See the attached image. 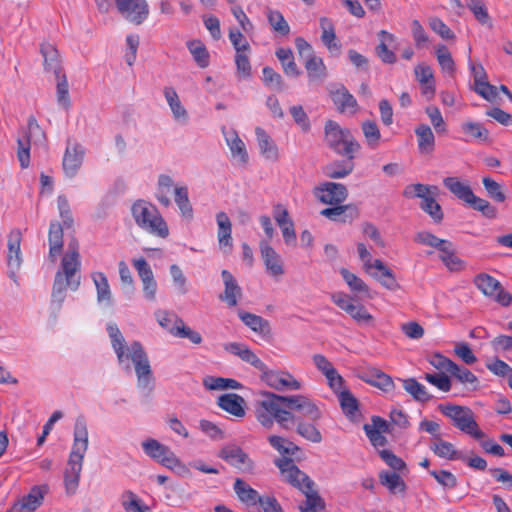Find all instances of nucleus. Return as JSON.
Here are the masks:
<instances>
[{
	"label": "nucleus",
	"mask_w": 512,
	"mask_h": 512,
	"mask_svg": "<svg viewBox=\"0 0 512 512\" xmlns=\"http://www.w3.org/2000/svg\"><path fill=\"white\" fill-rule=\"evenodd\" d=\"M309 421L310 422L305 421L303 416H301L295 425L296 432L307 441L320 443L322 441V434L317 428L316 422L312 420Z\"/></svg>",
	"instance_id": "obj_37"
},
{
	"label": "nucleus",
	"mask_w": 512,
	"mask_h": 512,
	"mask_svg": "<svg viewBox=\"0 0 512 512\" xmlns=\"http://www.w3.org/2000/svg\"><path fill=\"white\" fill-rule=\"evenodd\" d=\"M462 131L479 142L489 141V131L481 123L466 122L462 124Z\"/></svg>",
	"instance_id": "obj_52"
},
{
	"label": "nucleus",
	"mask_w": 512,
	"mask_h": 512,
	"mask_svg": "<svg viewBox=\"0 0 512 512\" xmlns=\"http://www.w3.org/2000/svg\"><path fill=\"white\" fill-rule=\"evenodd\" d=\"M80 272L68 274L65 268H60L54 278L51 294V306L55 312H59L66 297V290L70 288L76 291L80 286Z\"/></svg>",
	"instance_id": "obj_8"
},
{
	"label": "nucleus",
	"mask_w": 512,
	"mask_h": 512,
	"mask_svg": "<svg viewBox=\"0 0 512 512\" xmlns=\"http://www.w3.org/2000/svg\"><path fill=\"white\" fill-rule=\"evenodd\" d=\"M163 94L172 111L174 119L182 123H187L189 118L188 112L182 105L175 89L173 87L166 86L163 89Z\"/></svg>",
	"instance_id": "obj_27"
},
{
	"label": "nucleus",
	"mask_w": 512,
	"mask_h": 512,
	"mask_svg": "<svg viewBox=\"0 0 512 512\" xmlns=\"http://www.w3.org/2000/svg\"><path fill=\"white\" fill-rule=\"evenodd\" d=\"M315 197L323 204L338 205L348 197V190L344 184L325 182L314 188Z\"/></svg>",
	"instance_id": "obj_13"
},
{
	"label": "nucleus",
	"mask_w": 512,
	"mask_h": 512,
	"mask_svg": "<svg viewBox=\"0 0 512 512\" xmlns=\"http://www.w3.org/2000/svg\"><path fill=\"white\" fill-rule=\"evenodd\" d=\"M436 57L441 69L444 72L453 75L455 72V62L449 49L445 45H438L436 48Z\"/></svg>",
	"instance_id": "obj_55"
},
{
	"label": "nucleus",
	"mask_w": 512,
	"mask_h": 512,
	"mask_svg": "<svg viewBox=\"0 0 512 512\" xmlns=\"http://www.w3.org/2000/svg\"><path fill=\"white\" fill-rule=\"evenodd\" d=\"M474 210L481 212L487 218H495L497 210L487 200L477 197L475 194L470 200L469 204Z\"/></svg>",
	"instance_id": "obj_63"
},
{
	"label": "nucleus",
	"mask_w": 512,
	"mask_h": 512,
	"mask_svg": "<svg viewBox=\"0 0 512 512\" xmlns=\"http://www.w3.org/2000/svg\"><path fill=\"white\" fill-rule=\"evenodd\" d=\"M49 258L55 263L63 249V226L58 222H52L49 227Z\"/></svg>",
	"instance_id": "obj_28"
},
{
	"label": "nucleus",
	"mask_w": 512,
	"mask_h": 512,
	"mask_svg": "<svg viewBox=\"0 0 512 512\" xmlns=\"http://www.w3.org/2000/svg\"><path fill=\"white\" fill-rule=\"evenodd\" d=\"M339 402L343 413L349 418L354 419L359 411L358 400L349 390L340 391L338 394Z\"/></svg>",
	"instance_id": "obj_45"
},
{
	"label": "nucleus",
	"mask_w": 512,
	"mask_h": 512,
	"mask_svg": "<svg viewBox=\"0 0 512 512\" xmlns=\"http://www.w3.org/2000/svg\"><path fill=\"white\" fill-rule=\"evenodd\" d=\"M204 386L209 390L241 389L242 384L232 378L207 377L203 381Z\"/></svg>",
	"instance_id": "obj_48"
},
{
	"label": "nucleus",
	"mask_w": 512,
	"mask_h": 512,
	"mask_svg": "<svg viewBox=\"0 0 512 512\" xmlns=\"http://www.w3.org/2000/svg\"><path fill=\"white\" fill-rule=\"evenodd\" d=\"M379 36H381L383 40L376 47L377 56L385 64H394L397 60L396 55L392 50L388 49V46L386 44V41H394V35L385 30H381Z\"/></svg>",
	"instance_id": "obj_42"
},
{
	"label": "nucleus",
	"mask_w": 512,
	"mask_h": 512,
	"mask_svg": "<svg viewBox=\"0 0 512 512\" xmlns=\"http://www.w3.org/2000/svg\"><path fill=\"white\" fill-rule=\"evenodd\" d=\"M439 258L449 271L459 272L465 268V262L456 255L454 245L449 240L440 248Z\"/></svg>",
	"instance_id": "obj_26"
},
{
	"label": "nucleus",
	"mask_w": 512,
	"mask_h": 512,
	"mask_svg": "<svg viewBox=\"0 0 512 512\" xmlns=\"http://www.w3.org/2000/svg\"><path fill=\"white\" fill-rule=\"evenodd\" d=\"M217 456L243 473L252 474L254 472V461L240 446L236 444H227L223 446L219 450Z\"/></svg>",
	"instance_id": "obj_10"
},
{
	"label": "nucleus",
	"mask_w": 512,
	"mask_h": 512,
	"mask_svg": "<svg viewBox=\"0 0 512 512\" xmlns=\"http://www.w3.org/2000/svg\"><path fill=\"white\" fill-rule=\"evenodd\" d=\"M284 480L301 490L306 500L300 505L301 512H317L324 510L325 503L317 491L313 490L314 482L307 474L302 472L291 458L283 457L275 460Z\"/></svg>",
	"instance_id": "obj_3"
},
{
	"label": "nucleus",
	"mask_w": 512,
	"mask_h": 512,
	"mask_svg": "<svg viewBox=\"0 0 512 512\" xmlns=\"http://www.w3.org/2000/svg\"><path fill=\"white\" fill-rule=\"evenodd\" d=\"M333 207L323 209L320 214L331 221L351 223L360 215L359 209L354 204L332 205Z\"/></svg>",
	"instance_id": "obj_20"
},
{
	"label": "nucleus",
	"mask_w": 512,
	"mask_h": 512,
	"mask_svg": "<svg viewBox=\"0 0 512 512\" xmlns=\"http://www.w3.org/2000/svg\"><path fill=\"white\" fill-rule=\"evenodd\" d=\"M324 141L335 153L353 160L355 153L360 150V144L351 131L342 128L337 122L328 120L324 126Z\"/></svg>",
	"instance_id": "obj_5"
},
{
	"label": "nucleus",
	"mask_w": 512,
	"mask_h": 512,
	"mask_svg": "<svg viewBox=\"0 0 512 512\" xmlns=\"http://www.w3.org/2000/svg\"><path fill=\"white\" fill-rule=\"evenodd\" d=\"M354 169L353 160L335 161L324 167V173L332 179H341L349 175Z\"/></svg>",
	"instance_id": "obj_39"
},
{
	"label": "nucleus",
	"mask_w": 512,
	"mask_h": 512,
	"mask_svg": "<svg viewBox=\"0 0 512 512\" xmlns=\"http://www.w3.org/2000/svg\"><path fill=\"white\" fill-rule=\"evenodd\" d=\"M340 274L342 275L343 279L345 280V282L347 283V285L349 286V288L352 291L358 292V293H368V291H369L368 286L357 275L350 272L346 268H341Z\"/></svg>",
	"instance_id": "obj_59"
},
{
	"label": "nucleus",
	"mask_w": 512,
	"mask_h": 512,
	"mask_svg": "<svg viewBox=\"0 0 512 512\" xmlns=\"http://www.w3.org/2000/svg\"><path fill=\"white\" fill-rule=\"evenodd\" d=\"M119 13L129 22L140 25L149 16L146 0H115Z\"/></svg>",
	"instance_id": "obj_12"
},
{
	"label": "nucleus",
	"mask_w": 512,
	"mask_h": 512,
	"mask_svg": "<svg viewBox=\"0 0 512 512\" xmlns=\"http://www.w3.org/2000/svg\"><path fill=\"white\" fill-rule=\"evenodd\" d=\"M473 283L485 296L492 298L501 306L508 307L512 303V294L493 276L479 273L474 277Z\"/></svg>",
	"instance_id": "obj_9"
},
{
	"label": "nucleus",
	"mask_w": 512,
	"mask_h": 512,
	"mask_svg": "<svg viewBox=\"0 0 512 512\" xmlns=\"http://www.w3.org/2000/svg\"><path fill=\"white\" fill-rule=\"evenodd\" d=\"M276 56L282 64L284 73L288 76L297 77L300 71L294 61L292 50L289 48H279L276 51Z\"/></svg>",
	"instance_id": "obj_47"
},
{
	"label": "nucleus",
	"mask_w": 512,
	"mask_h": 512,
	"mask_svg": "<svg viewBox=\"0 0 512 512\" xmlns=\"http://www.w3.org/2000/svg\"><path fill=\"white\" fill-rule=\"evenodd\" d=\"M418 138V147L422 153L432 152L435 144V137L431 128L426 124H421L415 129Z\"/></svg>",
	"instance_id": "obj_41"
},
{
	"label": "nucleus",
	"mask_w": 512,
	"mask_h": 512,
	"mask_svg": "<svg viewBox=\"0 0 512 512\" xmlns=\"http://www.w3.org/2000/svg\"><path fill=\"white\" fill-rule=\"evenodd\" d=\"M460 383L470 385L473 389L478 387V378L466 367L454 364L450 372Z\"/></svg>",
	"instance_id": "obj_50"
},
{
	"label": "nucleus",
	"mask_w": 512,
	"mask_h": 512,
	"mask_svg": "<svg viewBox=\"0 0 512 512\" xmlns=\"http://www.w3.org/2000/svg\"><path fill=\"white\" fill-rule=\"evenodd\" d=\"M305 69L310 81L322 80L326 76V67L320 57L310 55L305 62Z\"/></svg>",
	"instance_id": "obj_46"
},
{
	"label": "nucleus",
	"mask_w": 512,
	"mask_h": 512,
	"mask_svg": "<svg viewBox=\"0 0 512 512\" xmlns=\"http://www.w3.org/2000/svg\"><path fill=\"white\" fill-rule=\"evenodd\" d=\"M332 100L340 112H345L348 109H355L357 101L352 94L345 87H341L332 93Z\"/></svg>",
	"instance_id": "obj_44"
},
{
	"label": "nucleus",
	"mask_w": 512,
	"mask_h": 512,
	"mask_svg": "<svg viewBox=\"0 0 512 512\" xmlns=\"http://www.w3.org/2000/svg\"><path fill=\"white\" fill-rule=\"evenodd\" d=\"M444 186L454 194L458 199L469 204L470 200L474 196L471 187L467 184L462 183L457 177H446L443 180Z\"/></svg>",
	"instance_id": "obj_34"
},
{
	"label": "nucleus",
	"mask_w": 512,
	"mask_h": 512,
	"mask_svg": "<svg viewBox=\"0 0 512 512\" xmlns=\"http://www.w3.org/2000/svg\"><path fill=\"white\" fill-rule=\"evenodd\" d=\"M233 489L238 499L248 506H255L260 500L258 491L241 478H236Z\"/></svg>",
	"instance_id": "obj_29"
},
{
	"label": "nucleus",
	"mask_w": 512,
	"mask_h": 512,
	"mask_svg": "<svg viewBox=\"0 0 512 512\" xmlns=\"http://www.w3.org/2000/svg\"><path fill=\"white\" fill-rule=\"evenodd\" d=\"M227 144L231 150L233 157H238L241 163H247L248 153L245 148L244 142L234 132L230 138H226Z\"/></svg>",
	"instance_id": "obj_57"
},
{
	"label": "nucleus",
	"mask_w": 512,
	"mask_h": 512,
	"mask_svg": "<svg viewBox=\"0 0 512 512\" xmlns=\"http://www.w3.org/2000/svg\"><path fill=\"white\" fill-rule=\"evenodd\" d=\"M45 134L37 120L34 117H30L28 120V132L25 139H18L17 144V158L22 168H28L30 165V146L31 142L44 140Z\"/></svg>",
	"instance_id": "obj_11"
},
{
	"label": "nucleus",
	"mask_w": 512,
	"mask_h": 512,
	"mask_svg": "<svg viewBox=\"0 0 512 512\" xmlns=\"http://www.w3.org/2000/svg\"><path fill=\"white\" fill-rule=\"evenodd\" d=\"M41 53L44 58L45 69L53 72L55 77L59 78V74H62V68L58 51L52 45L47 44L41 46Z\"/></svg>",
	"instance_id": "obj_38"
},
{
	"label": "nucleus",
	"mask_w": 512,
	"mask_h": 512,
	"mask_svg": "<svg viewBox=\"0 0 512 512\" xmlns=\"http://www.w3.org/2000/svg\"><path fill=\"white\" fill-rule=\"evenodd\" d=\"M482 182L488 196L492 200L499 203H502L506 200V195L502 190V186L498 182L490 177H484Z\"/></svg>",
	"instance_id": "obj_60"
},
{
	"label": "nucleus",
	"mask_w": 512,
	"mask_h": 512,
	"mask_svg": "<svg viewBox=\"0 0 512 512\" xmlns=\"http://www.w3.org/2000/svg\"><path fill=\"white\" fill-rule=\"evenodd\" d=\"M170 334L178 338L188 339L191 343L196 345L201 344L203 341L201 334L186 326L183 319L178 316L174 317V325L170 330Z\"/></svg>",
	"instance_id": "obj_35"
},
{
	"label": "nucleus",
	"mask_w": 512,
	"mask_h": 512,
	"mask_svg": "<svg viewBox=\"0 0 512 512\" xmlns=\"http://www.w3.org/2000/svg\"><path fill=\"white\" fill-rule=\"evenodd\" d=\"M379 481L385 486L390 493H405L406 484L404 480L396 472L382 471L379 473Z\"/></svg>",
	"instance_id": "obj_36"
},
{
	"label": "nucleus",
	"mask_w": 512,
	"mask_h": 512,
	"mask_svg": "<svg viewBox=\"0 0 512 512\" xmlns=\"http://www.w3.org/2000/svg\"><path fill=\"white\" fill-rule=\"evenodd\" d=\"M430 449L440 458L448 460H466L452 443L441 439L440 436H436V440L430 444Z\"/></svg>",
	"instance_id": "obj_33"
},
{
	"label": "nucleus",
	"mask_w": 512,
	"mask_h": 512,
	"mask_svg": "<svg viewBox=\"0 0 512 512\" xmlns=\"http://www.w3.org/2000/svg\"><path fill=\"white\" fill-rule=\"evenodd\" d=\"M144 452L167 468H173L179 464V460L169 447L155 439H148L142 443Z\"/></svg>",
	"instance_id": "obj_15"
},
{
	"label": "nucleus",
	"mask_w": 512,
	"mask_h": 512,
	"mask_svg": "<svg viewBox=\"0 0 512 512\" xmlns=\"http://www.w3.org/2000/svg\"><path fill=\"white\" fill-rule=\"evenodd\" d=\"M268 442L282 455H294L299 450L297 445L281 436L271 435Z\"/></svg>",
	"instance_id": "obj_51"
},
{
	"label": "nucleus",
	"mask_w": 512,
	"mask_h": 512,
	"mask_svg": "<svg viewBox=\"0 0 512 512\" xmlns=\"http://www.w3.org/2000/svg\"><path fill=\"white\" fill-rule=\"evenodd\" d=\"M259 246L268 273L275 277L283 275L284 269L278 253L265 240H262Z\"/></svg>",
	"instance_id": "obj_22"
},
{
	"label": "nucleus",
	"mask_w": 512,
	"mask_h": 512,
	"mask_svg": "<svg viewBox=\"0 0 512 512\" xmlns=\"http://www.w3.org/2000/svg\"><path fill=\"white\" fill-rule=\"evenodd\" d=\"M21 241H22V233L19 229H13L10 231L8 235L7 247V265L10 269V276L14 277L17 270H19L22 264V254H21Z\"/></svg>",
	"instance_id": "obj_18"
},
{
	"label": "nucleus",
	"mask_w": 512,
	"mask_h": 512,
	"mask_svg": "<svg viewBox=\"0 0 512 512\" xmlns=\"http://www.w3.org/2000/svg\"><path fill=\"white\" fill-rule=\"evenodd\" d=\"M133 265L142 281L145 298L149 301H154L156 298L157 283L150 265L144 258L133 260Z\"/></svg>",
	"instance_id": "obj_19"
},
{
	"label": "nucleus",
	"mask_w": 512,
	"mask_h": 512,
	"mask_svg": "<svg viewBox=\"0 0 512 512\" xmlns=\"http://www.w3.org/2000/svg\"><path fill=\"white\" fill-rule=\"evenodd\" d=\"M420 207L423 211L430 215V217L436 222L440 223L443 219V212L441 206L436 202L432 196H428L422 200Z\"/></svg>",
	"instance_id": "obj_61"
},
{
	"label": "nucleus",
	"mask_w": 512,
	"mask_h": 512,
	"mask_svg": "<svg viewBox=\"0 0 512 512\" xmlns=\"http://www.w3.org/2000/svg\"><path fill=\"white\" fill-rule=\"evenodd\" d=\"M403 387L407 393H409L414 400L418 402H428L432 399L425 386L419 383L415 378L404 379Z\"/></svg>",
	"instance_id": "obj_40"
},
{
	"label": "nucleus",
	"mask_w": 512,
	"mask_h": 512,
	"mask_svg": "<svg viewBox=\"0 0 512 512\" xmlns=\"http://www.w3.org/2000/svg\"><path fill=\"white\" fill-rule=\"evenodd\" d=\"M264 398L257 402L256 418L265 428L270 429L277 422L283 429L290 430L298 422L301 416L313 422L322 418V412L316 403L309 397L297 394L282 396L272 392H264Z\"/></svg>",
	"instance_id": "obj_1"
},
{
	"label": "nucleus",
	"mask_w": 512,
	"mask_h": 512,
	"mask_svg": "<svg viewBox=\"0 0 512 512\" xmlns=\"http://www.w3.org/2000/svg\"><path fill=\"white\" fill-rule=\"evenodd\" d=\"M188 48L200 67L205 68L209 65V53L200 41L189 42Z\"/></svg>",
	"instance_id": "obj_58"
},
{
	"label": "nucleus",
	"mask_w": 512,
	"mask_h": 512,
	"mask_svg": "<svg viewBox=\"0 0 512 512\" xmlns=\"http://www.w3.org/2000/svg\"><path fill=\"white\" fill-rule=\"evenodd\" d=\"M173 186V179L166 174H161L158 178V187L156 198L164 207H169L171 201L167 196V193Z\"/></svg>",
	"instance_id": "obj_53"
},
{
	"label": "nucleus",
	"mask_w": 512,
	"mask_h": 512,
	"mask_svg": "<svg viewBox=\"0 0 512 512\" xmlns=\"http://www.w3.org/2000/svg\"><path fill=\"white\" fill-rule=\"evenodd\" d=\"M244 403V399L235 393L224 394L218 398L219 407L236 417L245 415Z\"/></svg>",
	"instance_id": "obj_31"
},
{
	"label": "nucleus",
	"mask_w": 512,
	"mask_h": 512,
	"mask_svg": "<svg viewBox=\"0 0 512 512\" xmlns=\"http://www.w3.org/2000/svg\"><path fill=\"white\" fill-rule=\"evenodd\" d=\"M294 122L301 128L304 133L311 129V124L307 113L301 105H294L289 109Z\"/></svg>",
	"instance_id": "obj_64"
},
{
	"label": "nucleus",
	"mask_w": 512,
	"mask_h": 512,
	"mask_svg": "<svg viewBox=\"0 0 512 512\" xmlns=\"http://www.w3.org/2000/svg\"><path fill=\"white\" fill-rule=\"evenodd\" d=\"M93 281L97 289V299L99 302L111 301V291L107 277L102 272L93 274Z\"/></svg>",
	"instance_id": "obj_54"
},
{
	"label": "nucleus",
	"mask_w": 512,
	"mask_h": 512,
	"mask_svg": "<svg viewBox=\"0 0 512 512\" xmlns=\"http://www.w3.org/2000/svg\"><path fill=\"white\" fill-rule=\"evenodd\" d=\"M429 474L445 489H454L457 484V478L447 470H430Z\"/></svg>",
	"instance_id": "obj_62"
},
{
	"label": "nucleus",
	"mask_w": 512,
	"mask_h": 512,
	"mask_svg": "<svg viewBox=\"0 0 512 512\" xmlns=\"http://www.w3.org/2000/svg\"><path fill=\"white\" fill-rule=\"evenodd\" d=\"M131 212L136 224L143 230L160 238L169 235L168 226L155 205L138 200L132 205Z\"/></svg>",
	"instance_id": "obj_6"
},
{
	"label": "nucleus",
	"mask_w": 512,
	"mask_h": 512,
	"mask_svg": "<svg viewBox=\"0 0 512 512\" xmlns=\"http://www.w3.org/2000/svg\"><path fill=\"white\" fill-rule=\"evenodd\" d=\"M107 331L119 364H126V369H130L129 360H131L134 364L138 388L147 395L151 394L155 387V378L142 344L134 341L126 348L125 339L116 324H109Z\"/></svg>",
	"instance_id": "obj_2"
},
{
	"label": "nucleus",
	"mask_w": 512,
	"mask_h": 512,
	"mask_svg": "<svg viewBox=\"0 0 512 512\" xmlns=\"http://www.w3.org/2000/svg\"><path fill=\"white\" fill-rule=\"evenodd\" d=\"M255 134L261 154L268 160H278V148L267 132L263 128L257 127Z\"/></svg>",
	"instance_id": "obj_32"
},
{
	"label": "nucleus",
	"mask_w": 512,
	"mask_h": 512,
	"mask_svg": "<svg viewBox=\"0 0 512 512\" xmlns=\"http://www.w3.org/2000/svg\"><path fill=\"white\" fill-rule=\"evenodd\" d=\"M46 492L45 486H34L28 495L24 496L20 501L15 503L11 512H33L35 511L42 503L44 494Z\"/></svg>",
	"instance_id": "obj_21"
},
{
	"label": "nucleus",
	"mask_w": 512,
	"mask_h": 512,
	"mask_svg": "<svg viewBox=\"0 0 512 512\" xmlns=\"http://www.w3.org/2000/svg\"><path fill=\"white\" fill-rule=\"evenodd\" d=\"M174 200L177 204L181 215L187 220L193 218V208L188 197V188L186 186H177L174 189Z\"/></svg>",
	"instance_id": "obj_43"
},
{
	"label": "nucleus",
	"mask_w": 512,
	"mask_h": 512,
	"mask_svg": "<svg viewBox=\"0 0 512 512\" xmlns=\"http://www.w3.org/2000/svg\"><path fill=\"white\" fill-rule=\"evenodd\" d=\"M362 132L364 134L367 145L371 149H375L379 146L381 134L380 130L374 121H364L362 123Z\"/></svg>",
	"instance_id": "obj_49"
},
{
	"label": "nucleus",
	"mask_w": 512,
	"mask_h": 512,
	"mask_svg": "<svg viewBox=\"0 0 512 512\" xmlns=\"http://www.w3.org/2000/svg\"><path fill=\"white\" fill-rule=\"evenodd\" d=\"M261 379L268 386L278 391L299 390L301 388V383L285 371L269 370L266 367L262 371Z\"/></svg>",
	"instance_id": "obj_14"
},
{
	"label": "nucleus",
	"mask_w": 512,
	"mask_h": 512,
	"mask_svg": "<svg viewBox=\"0 0 512 512\" xmlns=\"http://www.w3.org/2000/svg\"><path fill=\"white\" fill-rule=\"evenodd\" d=\"M62 268H65L68 274L80 272L81 260L79 254V243L76 238H71L68 243V250L61 260Z\"/></svg>",
	"instance_id": "obj_24"
},
{
	"label": "nucleus",
	"mask_w": 512,
	"mask_h": 512,
	"mask_svg": "<svg viewBox=\"0 0 512 512\" xmlns=\"http://www.w3.org/2000/svg\"><path fill=\"white\" fill-rule=\"evenodd\" d=\"M438 409L443 415L450 418L453 425L460 431L477 440L484 437V432L479 429L474 413L469 407L456 404H440Z\"/></svg>",
	"instance_id": "obj_7"
},
{
	"label": "nucleus",
	"mask_w": 512,
	"mask_h": 512,
	"mask_svg": "<svg viewBox=\"0 0 512 512\" xmlns=\"http://www.w3.org/2000/svg\"><path fill=\"white\" fill-rule=\"evenodd\" d=\"M84 154L85 150L80 144L71 143L70 140H68L62 161L66 176L74 177L77 174L83 163Z\"/></svg>",
	"instance_id": "obj_17"
},
{
	"label": "nucleus",
	"mask_w": 512,
	"mask_h": 512,
	"mask_svg": "<svg viewBox=\"0 0 512 512\" xmlns=\"http://www.w3.org/2000/svg\"><path fill=\"white\" fill-rule=\"evenodd\" d=\"M320 27L322 30V43L331 53H336L338 55L341 50V44L337 40L333 22L327 17H322L320 19Z\"/></svg>",
	"instance_id": "obj_25"
},
{
	"label": "nucleus",
	"mask_w": 512,
	"mask_h": 512,
	"mask_svg": "<svg viewBox=\"0 0 512 512\" xmlns=\"http://www.w3.org/2000/svg\"><path fill=\"white\" fill-rule=\"evenodd\" d=\"M365 270L386 289L395 291L400 288L393 271L380 259L374 260L373 264L366 263Z\"/></svg>",
	"instance_id": "obj_16"
},
{
	"label": "nucleus",
	"mask_w": 512,
	"mask_h": 512,
	"mask_svg": "<svg viewBox=\"0 0 512 512\" xmlns=\"http://www.w3.org/2000/svg\"><path fill=\"white\" fill-rule=\"evenodd\" d=\"M88 449V430L84 418H77L74 426V441L64 473V483L69 494L78 488L82 464Z\"/></svg>",
	"instance_id": "obj_4"
},
{
	"label": "nucleus",
	"mask_w": 512,
	"mask_h": 512,
	"mask_svg": "<svg viewBox=\"0 0 512 512\" xmlns=\"http://www.w3.org/2000/svg\"><path fill=\"white\" fill-rule=\"evenodd\" d=\"M221 276L225 289L224 293L221 294L219 298L229 307H234L238 303V298L242 296V289L238 285L235 277L228 270H222Z\"/></svg>",
	"instance_id": "obj_23"
},
{
	"label": "nucleus",
	"mask_w": 512,
	"mask_h": 512,
	"mask_svg": "<svg viewBox=\"0 0 512 512\" xmlns=\"http://www.w3.org/2000/svg\"><path fill=\"white\" fill-rule=\"evenodd\" d=\"M268 22L274 31L282 36H287L290 32V27L283 15L279 11L269 9L267 12Z\"/></svg>",
	"instance_id": "obj_56"
},
{
	"label": "nucleus",
	"mask_w": 512,
	"mask_h": 512,
	"mask_svg": "<svg viewBox=\"0 0 512 512\" xmlns=\"http://www.w3.org/2000/svg\"><path fill=\"white\" fill-rule=\"evenodd\" d=\"M238 316L242 320V322L254 332L262 336L271 335V327L268 320L256 314H252L245 311H239Z\"/></svg>",
	"instance_id": "obj_30"
}]
</instances>
